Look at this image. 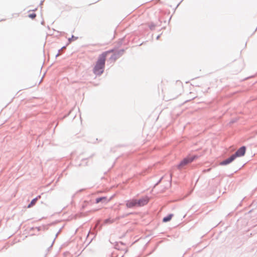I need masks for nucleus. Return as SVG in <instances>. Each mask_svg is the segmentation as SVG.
Listing matches in <instances>:
<instances>
[{"mask_svg":"<svg viewBox=\"0 0 257 257\" xmlns=\"http://www.w3.org/2000/svg\"><path fill=\"white\" fill-rule=\"evenodd\" d=\"M108 55H110L109 59L111 61H113L116 59V55L113 50L104 52L101 54L93 68V72L95 75H100L103 72L106 58Z\"/></svg>","mask_w":257,"mask_h":257,"instance_id":"1","label":"nucleus"},{"mask_svg":"<svg viewBox=\"0 0 257 257\" xmlns=\"http://www.w3.org/2000/svg\"><path fill=\"white\" fill-rule=\"evenodd\" d=\"M198 156L197 155H189L184 158L178 165V168L180 169L183 168L184 166L192 162L194 160L197 159Z\"/></svg>","mask_w":257,"mask_h":257,"instance_id":"2","label":"nucleus"},{"mask_svg":"<svg viewBox=\"0 0 257 257\" xmlns=\"http://www.w3.org/2000/svg\"><path fill=\"white\" fill-rule=\"evenodd\" d=\"M246 148L245 147H242L240 148L236 153L232 155L233 156H234V159L236 157H239L244 156L245 153Z\"/></svg>","mask_w":257,"mask_h":257,"instance_id":"3","label":"nucleus"},{"mask_svg":"<svg viewBox=\"0 0 257 257\" xmlns=\"http://www.w3.org/2000/svg\"><path fill=\"white\" fill-rule=\"evenodd\" d=\"M126 206L127 208L138 207L137 199H131L127 200L126 202Z\"/></svg>","mask_w":257,"mask_h":257,"instance_id":"4","label":"nucleus"},{"mask_svg":"<svg viewBox=\"0 0 257 257\" xmlns=\"http://www.w3.org/2000/svg\"><path fill=\"white\" fill-rule=\"evenodd\" d=\"M149 201V199L148 197H145L141 198L139 200H137V203L138 207L143 206L146 205Z\"/></svg>","mask_w":257,"mask_h":257,"instance_id":"5","label":"nucleus"},{"mask_svg":"<svg viewBox=\"0 0 257 257\" xmlns=\"http://www.w3.org/2000/svg\"><path fill=\"white\" fill-rule=\"evenodd\" d=\"M234 156H233L232 155L227 159L221 162L220 164L221 165H226L232 162L234 160Z\"/></svg>","mask_w":257,"mask_h":257,"instance_id":"6","label":"nucleus"},{"mask_svg":"<svg viewBox=\"0 0 257 257\" xmlns=\"http://www.w3.org/2000/svg\"><path fill=\"white\" fill-rule=\"evenodd\" d=\"M37 200H38V197H36V198L33 199L32 200V201L31 202L30 204L28 206V207L30 208V207H32L33 206H34L36 204Z\"/></svg>","mask_w":257,"mask_h":257,"instance_id":"7","label":"nucleus"},{"mask_svg":"<svg viewBox=\"0 0 257 257\" xmlns=\"http://www.w3.org/2000/svg\"><path fill=\"white\" fill-rule=\"evenodd\" d=\"M172 216H173L172 214L169 215L167 217H164L163 218V221L164 222H167V221H170L171 219Z\"/></svg>","mask_w":257,"mask_h":257,"instance_id":"8","label":"nucleus"},{"mask_svg":"<svg viewBox=\"0 0 257 257\" xmlns=\"http://www.w3.org/2000/svg\"><path fill=\"white\" fill-rule=\"evenodd\" d=\"M110 200V199H107L106 197H100L101 202H108Z\"/></svg>","mask_w":257,"mask_h":257,"instance_id":"9","label":"nucleus"},{"mask_svg":"<svg viewBox=\"0 0 257 257\" xmlns=\"http://www.w3.org/2000/svg\"><path fill=\"white\" fill-rule=\"evenodd\" d=\"M114 222V220L113 219H106L105 220V223H112Z\"/></svg>","mask_w":257,"mask_h":257,"instance_id":"10","label":"nucleus"},{"mask_svg":"<svg viewBox=\"0 0 257 257\" xmlns=\"http://www.w3.org/2000/svg\"><path fill=\"white\" fill-rule=\"evenodd\" d=\"M36 17V15L35 13H32L30 15H29V17L33 19Z\"/></svg>","mask_w":257,"mask_h":257,"instance_id":"11","label":"nucleus"},{"mask_svg":"<svg viewBox=\"0 0 257 257\" xmlns=\"http://www.w3.org/2000/svg\"><path fill=\"white\" fill-rule=\"evenodd\" d=\"M101 202L100 201V198H98L96 199V203H98L99 202Z\"/></svg>","mask_w":257,"mask_h":257,"instance_id":"12","label":"nucleus"},{"mask_svg":"<svg viewBox=\"0 0 257 257\" xmlns=\"http://www.w3.org/2000/svg\"><path fill=\"white\" fill-rule=\"evenodd\" d=\"M37 197H38V199H39V198H41V196H40V195H39V196H38Z\"/></svg>","mask_w":257,"mask_h":257,"instance_id":"13","label":"nucleus"}]
</instances>
